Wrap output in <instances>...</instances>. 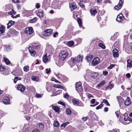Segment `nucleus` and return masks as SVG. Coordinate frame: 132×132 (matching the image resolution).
Segmentation results:
<instances>
[{
	"instance_id": "nucleus-1",
	"label": "nucleus",
	"mask_w": 132,
	"mask_h": 132,
	"mask_svg": "<svg viewBox=\"0 0 132 132\" xmlns=\"http://www.w3.org/2000/svg\"><path fill=\"white\" fill-rule=\"evenodd\" d=\"M68 53L67 51H61L60 52L59 55V58L62 61H63L68 57Z\"/></svg>"
},
{
	"instance_id": "nucleus-2",
	"label": "nucleus",
	"mask_w": 132,
	"mask_h": 132,
	"mask_svg": "<svg viewBox=\"0 0 132 132\" xmlns=\"http://www.w3.org/2000/svg\"><path fill=\"white\" fill-rule=\"evenodd\" d=\"M41 46L39 45H38L34 46L33 47L31 46L29 47L28 48L29 52L31 55L32 56H34L36 53V52L34 50V48L36 49H39L40 48Z\"/></svg>"
},
{
	"instance_id": "nucleus-3",
	"label": "nucleus",
	"mask_w": 132,
	"mask_h": 132,
	"mask_svg": "<svg viewBox=\"0 0 132 132\" xmlns=\"http://www.w3.org/2000/svg\"><path fill=\"white\" fill-rule=\"evenodd\" d=\"M51 4V0H44L42 6L43 8H45L50 6Z\"/></svg>"
},
{
	"instance_id": "nucleus-4",
	"label": "nucleus",
	"mask_w": 132,
	"mask_h": 132,
	"mask_svg": "<svg viewBox=\"0 0 132 132\" xmlns=\"http://www.w3.org/2000/svg\"><path fill=\"white\" fill-rule=\"evenodd\" d=\"M52 29H47L45 30L43 33V34L45 36H49L52 33Z\"/></svg>"
},
{
	"instance_id": "nucleus-5",
	"label": "nucleus",
	"mask_w": 132,
	"mask_h": 132,
	"mask_svg": "<svg viewBox=\"0 0 132 132\" xmlns=\"http://www.w3.org/2000/svg\"><path fill=\"white\" fill-rule=\"evenodd\" d=\"M77 60L76 59L75 57H71V61H70L69 64L71 67L74 66L75 64H77Z\"/></svg>"
},
{
	"instance_id": "nucleus-6",
	"label": "nucleus",
	"mask_w": 132,
	"mask_h": 132,
	"mask_svg": "<svg viewBox=\"0 0 132 132\" xmlns=\"http://www.w3.org/2000/svg\"><path fill=\"white\" fill-rule=\"evenodd\" d=\"M34 32V30L31 27L26 28L25 30V33L27 35L31 34Z\"/></svg>"
},
{
	"instance_id": "nucleus-7",
	"label": "nucleus",
	"mask_w": 132,
	"mask_h": 132,
	"mask_svg": "<svg viewBox=\"0 0 132 132\" xmlns=\"http://www.w3.org/2000/svg\"><path fill=\"white\" fill-rule=\"evenodd\" d=\"M100 60L99 58L96 57L94 58L92 61V64L93 66H96L100 62Z\"/></svg>"
},
{
	"instance_id": "nucleus-8",
	"label": "nucleus",
	"mask_w": 132,
	"mask_h": 132,
	"mask_svg": "<svg viewBox=\"0 0 132 132\" xmlns=\"http://www.w3.org/2000/svg\"><path fill=\"white\" fill-rule=\"evenodd\" d=\"M123 4V3L122 0H120L119 2L118 5L114 7V9L117 10H119L122 7Z\"/></svg>"
},
{
	"instance_id": "nucleus-9",
	"label": "nucleus",
	"mask_w": 132,
	"mask_h": 132,
	"mask_svg": "<svg viewBox=\"0 0 132 132\" xmlns=\"http://www.w3.org/2000/svg\"><path fill=\"white\" fill-rule=\"evenodd\" d=\"M124 19V17L121 13H120L117 16L116 20L118 22L122 21Z\"/></svg>"
},
{
	"instance_id": "nucleus-10",
	"label": "nucleus",
	"mask_w": 132,
	"mask_h": 132,
	"mask_svg": "<svg viewBox=\"0 0 132 132\" xmlns=\"http://www.w3.org/2000/svg\"><path fill=\"white\" fill-rule=\"evenodd\" d=\"M3 101L4 104L6 105L9 104L10 103V98L6 96L4 98Z\"/></svg>"
},
{
	"instance_id": "nucleus-11",
	"label": "nucleus",
	"mask_w": 132,
	"mask_h": 132,
	"mask_svg": "<svg viewBox=\"0 0 132 132\" xmlns=\"http://www.w3.org/2000/svg\"><path fill=\"white\" fill-rule=\"evenodd\" d=\"M17 88L20 91L23 92L25 89V87L22 85H20L17 86Z\"/></svg>"
},
{
	"instance_id": "nucleus-12",
	"label": "nucleus",
	"mask_w": 132,
	"mask_h": 132,
	"mask_svg": "<svg viewBox=\"0 0 132 132\" xmlns=\"http://www.w3.org/2000/svg\"><path fill=\"white\" fill-rule=\"evenodd\" d=\"M113 55L114 57H117L119 56L118 51L116 48L114 49L113 51Z\"/></svg>"
},
{
	"instance_id": "nucleus-13",
	"label": "nucleus",
	"mask_w": 132,
	"mask_h": 132,
	"mask_svg": "<svg viewBox=\"0 0 132 132\" xmlns=\"http://www.w3.org/2000/svg\"><path fill=\"white\" fill-rule=\"evenodd\" d=\"M76 89L77 90L79 91L82 90L81 85L80 83L79 82L76 83Z\"/></svg>"
},
{
	"instance_id": "nucleus-14",
	"label": "nucleus",
	"mask_w": 132,
	"mask_h": 132,
	"mask_svg": "<svg viewBox=\"0 0 132 132\" xmlns=\"http://www.w3.org/2000/svg\"><path fill=\"white\" fill-rule=\"evenodd\" d=\"M70 8L71 11H73L75 9L77 8L76 4L74 3H72L70 4Z\"/></svg>"
},
{
	"instance_id": "nucleus-15",
	"label": "nucleus",
	"mask_w": 132,
	"mask_h": 132,
	"mask_svg": "<svg viewBox=\"0 0 132 132\" xmlns=\"http://www.w3.org/2000/svg\"><path fill=\"white\" fill-rule=\"evenodd\" d=\"M46 50L49 51V53H53L54 51V49L53 47L51 45H49L47 47Z\"/></svg>"
},
{
	"instance_id": "nucleus-16",
	"label": "nucleus",
	"mask_w": 132,
	"mask_h": 132,
	"mask_svg": "<svg viewBox=\"0 0 132 132\" xmlns=\"http://www.w3.org/2000/svg\"><path fill=\"white\" fill-rule=\"evenodd\" d=\"M131 45H129L126 49V50L127 51V53H132V44H130Z\"/></svg>"
},
{
	"instance_id": "nucleus-17",
	"label": "nucleus",
	"mask_w": 132,
	"mask_h": 132,
	"mask_svg": "<svg viewBox=\"0 0 132 132\" xmlns=\"http://www.w3.org/2000/svg\"><path fill=\"white\" fill-rule=\"evenodd\" d=\"M99 75L98 72H93L91 73L90 76L93 78L95 79Z\"/></svg>"
},
{
	"instance_id": "nucleus-18",
	"label": "nucleus",
	"mask_w": 132,
	"mask_h": 132,
	"mask_svg": "<svg viewBox=\"0 0 132 132\" xmlns=\"http://www.w3.org/2000/svg\"><path fill=\"white\" fill-rule=\"evenodd\" d=\"M117 98L120 105L124 101L123 98L121 96L117 97Z\"/></svg>"
},
{
	"instance_id": "nucleus-19",
	"label": "nucleus",
	"mask_w": 132,
	"mask_h": 132,
	"mask_svg": "<svg viewBox=\"0 0 132 132\" xmlns=\"http://www.w3.org/2000/svg\"><path fill=\"white\" fill-rule=\"evenodd\" d=\"M43 12L42 10L39 9L38 12L37 13V15L40 18H42L43 16Z\"/></svg>"
},
{
	"instance_id": "nucleus-20",
	"label": "nucleus",
	"mask_w": 132,
	"mask_h": 132,
	"mask_svg": "<svg viewBox=\"0 0 132 132\" xmlns=\"http://www.w3.org/2000/svg\"><path fill=\"white\" fill-rule=\"evenodd\" d=\"M124 103L126 105H128L131 104V101L128 97H127V98L125 102Z\"/></svg>"
},
{
	"instance_id": "nucleus-21",
	"label": "nucleus",
	"mask_w": 132,
	"mask_h": 132,
	"mask_svg": "<svg viewBox=\"0 0 132 132\" xmlns=\"http://www.w3.org/2000/svg\"><path fill=\"white\" fill-rule=\"evenodd\" d=\"M90 12L91 15L94 16L97 13V11L96 9H92L90 10Z\"/></svg>"
},
{
	"instance_id": "nucleus-22",
	"label": "nucleus",
	"mask_w": 132,
	"mask_h": 132,
	"mask_svg": "<svg viewBox=\"0 0 132 132\" xmlns=\"http://www.w3.org/2000/svg\"><path fill=\"white\" fill-rule=\"evenodd\" d=\"M14 23V21H12V20L10 21L9 23L7 24V28H9L12 26L13 25Z\"/></svg>"
},
{
	"instance_id": "nucleus-23",
	"label": "nucleus",
	"mask_w": 132,
	"mask_h": 132,
	"mask_svg": "<svg viewBox=\"0 0 132 132\" xmlns=\"http://www.w3.org/2000/svg\"><path fill=\"white\" fill-rule=\"evenodd\" d=\"M127 67H129L130 68L132 67V61L130 60H128L127 61Z\"/></svg>"
},
{
	"instance_id": "nucleus-24",
	"label": "nucleus",
	"mask_w": 132,
	"mask_h": 132,
	"mask_svg": "<svg viewBox=\"0 0 132 132\" xmlns=\"http://www.w3.org/2000/svg\"><path fill=\"white\" fill-rule=\"evenodd\" d=\"M82 56L80 55H78L77 56V63L78 62L81 63L82 62Z\"/></svg>"
},
{
	"instance_id": "nucleus-25",
	"label": "nucleus",
	"mask_w": 132,
	"mask_h": 132,
	"mask_svg": "<svg viewBox=\"0 0 132 132\" xmlns=\"http://www.w3.org/2000/svg\"><path fill=\"white\" fill-rule=\"evenodd\" d=\"M52 106L53 109L56 112H58L60 109V108L57 106H54L52 105Z\"/></svg>"
},
{
	"instance_id": "nucleus-26",
	"label": "nucleus",
	"mask_w": 132,
	"mask_h": 132,
	"mask_svg": "<svg viewBox=\"0 0 132 132\" xmlns=\"http://www.w3.org/2000/svg\"><path fill=\"white\" fill-rule=\"evenodd\" d=\"M84 78L85 80L87 81H89V74L88 73H87L84 76Z\"/></svg>"
},
{
	"instance_id": "nucleus-27",
	"label": "nucleus",
	"mask_w": 132,
	"mask_h": 132,
	"mask_svg": "<svg viewBox=\"0 0 132 132\" xmlns=\"http://www.w3.org/2000/svg\"><path fill=\"white\" fill-rule=\"evenodd\" d=\"M106 82L105 81L103 80L98 84L97 87L98 88H100Z\"/></svg>"
},
{
	"instance_id": "nucleus-28",
	"label": "nucleus",
	"mask_w": 132,
	"mask_h": 132,
	"mask_svg": "<svg viewBox=\"0 0 132 132\" xmlns=\"http://www.w3.org/2000/svg\"><path fill=\"white\" fill-rule=\"evenodd\" d=\"M53 86L55 88L63 89V87L60 85L54 84L53 85Z\"/></svg>"
},
{
	"instance_id": "nucleus-29",
	"label": "nucleus",
	"mask_w": 132,
	"mask_h": 132,
	"mask_svg": "<svg viewBox=\"0 0 132 132\" xmlns=\"http://www.w3.org/2000/svg\"><path fill=\"white\" fill-rule=\"evenodd\" d=\"M60 4L59 3L58 1H57L56 2H55V5L56 8L58 9H60Z\"/></svg>"
},
{
	"instance_id": "nucleus-30",
	"label": "nucleus",
	"mask_w": 132,
	"mask_h": 132,
	"mask_svg": "<svg viewBox=\"0 0 132 132\" xmlns=\"http://www.w3.org/2000/svg\"><path fill=\"white\" fill-rule=\"evenodd\" d=\"M47 54H46L45 55H44L43 58V61L44 62L46 63L48 60L47 57L48 56H47Z\"/></svg>"
},
{
	"instance_id": "nucleus-31",
	"label": "nucleus",
	"mask_w": 132,
	"mask_h": 132,
	"mask_svg": "<svg viewBox=\"0 0 132 132\" xmlns=\"http://www.w3.org/2000/svg\"><path fill=\"white\" fill-rule=\"evenodd\" d=\"M4 31L5 27L3 26L2 25L0 28V34L4 33Z\"/></svg>"
},
{
	"instance_id": "nucleus-32",
	"label": "nucleus",
	"mask_w": 132,
	"mask_h": 132,
	"mask_svg": "<svg viewBox=\"0 0 132 132\" xmlns=\"http://www.w3.org/2000/svg\"><path fill=\"white\" fill-rule=\"evenodd\" d=\"M72 102L73 104L75 105H78L79 104V101H77L75 99H73L72 100Z\"/></svg>"
},
{
	"instance_id": "nucleus-33",
	"label": "nucleus",
	"mask_w": 132,
	"mask_h": 132,
	"mask_svg": "<svg viewBox=\"0 0 132 132\" xmlns=\"http://www.w3.org/2000/svg\"><path fill=\"white\" fill-rule=\"evenodd\" d=\"M32 79L35 81H38L39 78L38 76H33L31 77Z\"/></svg>"
},
{
	"instance_id": "nucleus-34",
	"label": "nucleus",
	"mask_w": 132,
	"mask_h": 132,
	"mask_svg": "<svg viewBox=\"0 0 132 132\" xmlns=\"http://www.w3.org/2000/svg\"><path fill=\"white\" fill-rule=\"evenodd\" d=\"M3 60L7 65L9 64L10 63V61L7 58L4 57Z\"/></svg>"
},
{
	"instance_id": "nucleus-35",
	"label": "nucleus",
	"mask_w": 132,
	"mask_h": 132,
	"mask_svg": "<svg viewBox=\"0 0 132 132\" xmlns=\"http://www.w3.org/2000/svg\"><path fill=\"white\" fill-rule=\"evenodd\" d=\"M77 22L79 24V26L80 27L82 26V22L81 19L80 18H77Z\"/></svg>"
},
{
	"instance_id": "nucleus-36",
	"label": "nucleus",
	"mask_w": 132,
	"mask_h": 132,
	"mask_svg": "<svg viewBox=\"0 0 132 132\" xmlns=\"http://www.w3.org/2000/svg\"><path fill=\"white\" fill-rule=\"evenodd\" d=\"M38 127L39 129H43L44 127V126L42 123H40L38 124Z\"/></svg>"
},
{
	"instance_id": "nucleus-37",
	"label": "nucleus",
	"mask_w": 132,
	"mask_h": 132,
	"mask_svg": "<svg viewBox=\"0 0 132 132\" xmlns=\"http://www.w3.org/2000/svg\"><path fill=\"white\" fill-rule=\"evenodd\" d=\"M36 18H35L33 19L29 20V22L30 23H35L36 22Z\"/></svg>"
},
{
	"instance_id": "nucleus-38",
	"label": "nucleus",
	"mask_w": 132,
	"mask_h": 132,
	"mask_svg": "<svg viewBox=\"0 0 132 132\" xmlns=\"http://www.w3.org/2000/svg\"><path fill=\"white\" fill-rule=\"evenodd\" d=\"M24 71L25 72H28L29 70V67L28 66H25L23 68Z\"/></svg>"
},
{
	"instance_id": "nucleus-39",
	"label": "nucleus",
	"mask_w": 132,
	"mask_h": 132,
	"mask_svg": "<svg viewBox=\"0 0 132 132\" xmlns=\"http://www.w3.org/2000/svg\"><path fill=\"white\" fill-rule=\"evenodd\" d=\"M66 113L67 114H70L71 113V111L69 108H68L66 111Z\"/></svg>"
},
{
	"instance_id": "nucleus-40",
	"label": "nucleus",
	"mask_w": 132,
	"mask_h": 132,
	"mask_svg": "<svg viewBox=\"0 0 132 132\" xmlns=\"http://www.w3.org/2000/svg\"><path fill=\"white\" fill-rule=\"evenodd\" d=\"M74 44L73 41H69L67 43L68 45L69 46H73Z\"/></svg>"
},
{
	"instance_id": "nucleus-41",
	"label": "nucleus",
	"mask_w": 132,
	"mask_h": 132,
	"mask_svg": "<svg viewBox=\"0 0 132 132\" xmlns=\"http://www.w3.org/2000/svg\"><path fill=\"white\" fill-rule=\"evenodd\" d=\"M110 85L109 86H107L106 87V88L107 89H111L113 87V86L114 85L113 84H110Z\"/></svg>"
},
{
	"instance_id": "nucleus-42",
	"label": "nucleus",
	"mask_w": 132,
	"mask_h": 132,
	"mask_svg": "<svg viewBox=\"0 0 132 132\" xmlns=\"http://www.w3.org/2000/svg\"><path fill=\"white\" fill-rule=\"evenodd\" d=\"M54 125L55 127H59V123L57 121H54Z\"/></svg>"
},
{
	"instance_id": "nucleus-43",
	"label": "nucleus",
	"mask_w": 132,
	"mask_h": 132,
	"mask_svg": "<svg viewBox=\"0 0 132 132\" xmlns=\"http://www.w3.org/2000/svg\"><path fill=\"white\" fill-rule=\"evenodd\" d=\"M93 58V56H89L86 57L87 60L89 61H90Z\"/></svg>"
},
{
	"instance_id": "nucleus-44",
	"label": "nucleus",
	"mask_w": 132,
	"mask_h": 132,
	"mask_svg": "<svg viewBox=\"0 0 132 132\" xmlns=\"http://www.w3.org/2000/svg\"><path fill=\"white\" fill-rule=\"evenodd\" d=\"M69 123L68 122L64 123L61 125V127H63L64 128L65 127V126L67 125Z\"/></svg>"
},
{
	"instance_id": "nucleus-45",
	"label": "nucleus",
	"mask_w": 132,
	"mask_h": 132,
	"mask_svg": "<svg viewBox=\"0 0 132 132\" xmlns=\"http://www.w3.org/2000/svg\"><path fill=\"white\" fill-rule=\"evenodd\" d=\"M102 103H104L106 104V105H110V104L108 103L107 100L106 99L103 100Z\"/></svg>"
},
{
	"instance_id": "nucleus-46",
	"label": "nucleus",
	"mask_w": 132,
	"mask_h": 132,
	"mask_svg": "<svg viewBox=\"0 0 132 132\" xmlns=\"http://www.w3.org/2000/svg\"><path fill=\"white\" fill-rule=\"evenodd\" d=\"M103 106V104H101L96 107V110H98L100 109H101Z\"/></svg>"
},
{
	"instance_id": "nucleus-47",
	"label": "nucleus",
	"mask_w": 132,
	"mask_h": 132,
	"mask_svg": "<svg viewBox=\"0 0 132 132\" xmlns=\"http://www.w3.org/2000/svg\"><path fill=\"white\" fill-rule=\"evenodd\" d=\"M61 92V90H57V92L56 93V94H54L52 95V96H54L56 95H57V94H60Z\"/></svg>"
},
{
	"instance_id": "nucleus-48",
	"label": "nucleus",
	"mask_w": 132,
	"mask_h": 132,
	"mask_svg": "<svg viewBox=\"0 0 132 132\" xmlns=\"http://www.w3.org/2000/svg\"><path fill=\"white\" fill-rule=\"evenodd\" d=\"M99 46L103 49H105V46L102 43H100L99 44Z\"/></svg>"
},
{
	"instance_id": "nucleus-49",
	"label": "nucleus",
	"mask_w": 132,
	"mask_h": 132,
	"mask_svg": "<svg viewBox=\"0 0 132 132\" xmlns=\"http://www.w3.org/2000/svg\"><path fill=\"white\" fill-rule=\"evenodd\" d=\"M79 5L81 8L85 9V6L84 4H82L81 3H79Z\"/></svg>"
},
{
	"instance_id": "nucleus-50",
	"label": "nucleus",
	"mask_w": 132,
	"mask_h": 132,
	"mask_svg": "<svg viewBox=\"0 0 132 132\" xmlns=\"http://www.w3.org/2000/svg\"><path fill=\"white\" fill-rule=\"evenodd\" d=\"M115 65H116L114 64H111L110 65L109 67H108V68L109 69H111L113 67H114V66Z\"/></svg>"
},
{
	"instance_id": "nucleus-51",
	"label": "nucleus",
	"mask_w": 132,
	"mask_h": 132,
	"mask_svg": "<svg viewBox=\"0 0 132 132\" xmlns=\"http://www.w3.org/2000/svg\"><path fill=\"white\" fill-rule=\"evenodd\" d=\"M58 104H60L64 106V107H65V103L62 102L60 101V102H58Z\"/></svg>"
},
{
	"instance_id": "nucleus-52",
	"label": "nucleus",
	"mask_w": 132,
	"mask_h": 132,
	"mask_svg": "<svg viewBox=\"0 0 132 132\" xmlns=\"http://www.w3.org/2000/svg\"><path fill=\"white\" fill-rule=\"evenodd\" d=\"M69 97V95L67 93H66L64 95V97L65 98H67Z\"/></svg>"
},
{
	"instance_id": "nucleus-53",
	"label": "nucleus",
	"mask_w": 132,
	"mask_h": 132,
	"mask_svg": "<svg viewBox=\"0 0 132 132\" xmlns=\"http://www.w3.org/2000/svg\"><path fill=\"white\" fill-rule=\"evenodd\" d=\"M86 85V83L85 82H84V88L85 91H87V85Z\"/></svg>"
},
{
	"instance_id": "nucleus-54",
	"label": "nucleus",
	"mask_w": 132,
	"mask_h": 132,
	"mask_svg": "<svg viewBox=\"0 0 132 132\" xmlns=\"http://www.w3.org/2000/svg\"><path fill=\"white\" fill-rule=\"evenodd\" d=\"M5 68L2 65H0V71H3L4 70Z\"/></svg>"
},
{
	"instance_id": "nucleus-55",
	"label": "nucleus",
	"mask_w": 132,
	"mask_h": 132,
	"mask_svg": "<svg viewBox=\"0 0 132 132\" xmlns=\"http://www.w3.org/2000/svg\"><path fill=\"white\" fill-rule=\"evenodd\" d=\"M19 73H17L16 75L18 76H21L22 75V72L21 70H19Z\"/></svg>"
},
{
	"instance_id": "nucleus-56",
	"label": "nucleus",
	"mask_w": 132,
	"mask_h": 132,
	"mask_svg": "<svg viewBox=\"0 0 132 132\" xmlns=\"http://www.w3.org/2000/svg\"><path fill=\"white\" fill-rule=\"evenodd\" d=\"M56 76L57 77L58 79H60L61 78V75L58 73V74H56Z\"/></svg>"
},
{
	"instance_id": "nucleus-57",
	"label": "nucleus",
	"mask_w": 132,
	"mask_h": 132,
	"mask_svg": "<svg viewBox=\"0 0 132 132\" xmlns=\"http://www.w3.org/2000/svg\"><path fill=\"white\" fill-rule=\"evenodd\" d=\"M126 76L128 78H129L131 77V75L130 73H127L126 74Z\"/></svg>"
},
{
	"instance_id": "nucleus-58",
	"label": "nucleus",
	"mask_w": 132,
	"mask_h": 132,
	"mask_svg": "<svg viewBox=\"0 0 132 132\" xmlns=\"http://www.w3.org/2000/svg\"><path fill=\"white\" fill-rule=\"evenodd\" d=\"M95 99H92L90 101V102L92 104H94L95 103Z\"/></svg>"
},
{
	"instance_id": "nucleus-59",
	"label": "nucleus",
	"mask_w": 132,
	"mask_h": 132,
	"mask_svg": "<svg viewBox=\"0 0 132 132\" xmlns=\"http://www.w3.org/2000/svg\"><path fill=\"white\" fill-rule=\"evenodd\" d=\"M99 124L100 126H103L104 125V123L101 120L99 122Z\"/></svg>"
},
{
	"instance_id": "nucleus-60",
	"label": "nucleus",
	"mask_w": 132,
	"mask_h": 132,
	"mask_svg": "<svg viewBox=\"0 0 132 132\" xmlns=\"http://www.w3.org/2000/svg\"><path fill=\"white\" fill-rule=\"evenodd\" d=\"M36 96L37 98H39L42 97L41 95L38 94H36Z\"/></svg>"
},
{
	"instance_id": "nucleus-61",
	"label": "nucleus",
	"mask_w": 132,
	"mask_h": 132,
	"mask_svg": "<svg viewBox=\"0 0 132 132\" xmlns=\"http://www.w3.org/2000/svg\"><path fill=\"white\" fill-rule=\"evenodd\" d=\"M14 13V11L13 10H12L11 11L9 12V14L11 15V16L12 15H13V13Z\"/></svg>"
},
{
	"instance_id": "nucleus-62",
	"label": "nucleus",
	"mask_w": 132,
	"mask_h": 132,
	"mask_svg": "<svg viewBox=\"0 0 132 132\" xmlns=\"http://www.w3.org/2000/svg\"><path fill=\"white\" fill-rule=\"evenodd\" d=\"M87 97L89 98H90L91 97H93V96L90 94H89L87 95Z\"/></svg>"
},
{
	"instance_id": "nucleus-63",
	"label": "nucleus",
	"mask_w": 132,
	"mask_h": 132,
	"mask_svg": "<svg viewBox=\"0 0 132 132\" xmlns=\"http://www.w3.org/2000/svg\"><path fill=\"white\" fill-rule=\"evenodd\" d=\"M112 132H119V130L118 129H114L112 130Z\"/></svg>"
},
{
	"instance_id": "nucleus-64",
	"label": "nucleus",
	"mask_w": 132,
	"mask_h": 132,
	"mask_svg": "<svg viewBox=\"0 0 132 132\" xmlns=\"http://www.w3.org/2000/svg\"><path fill=\"white\" fill-rule=\"evenodd\" d=\"M32 132H40V131L39 130L36 129L34 130Z\"/></svg>"
}]
</instances>
